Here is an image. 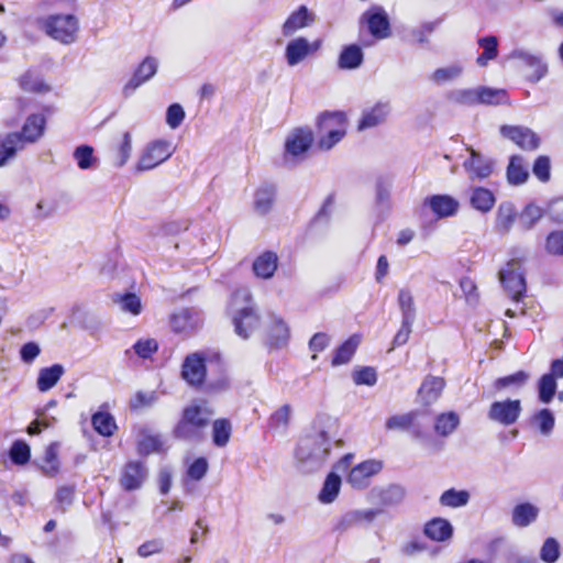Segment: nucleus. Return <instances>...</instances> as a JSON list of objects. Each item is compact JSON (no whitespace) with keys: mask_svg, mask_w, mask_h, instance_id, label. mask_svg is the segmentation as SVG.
I'll list each match as a JSON object with an SVG mask.
<instances>
[{"mask_svg":"<svg viewBox=\"0 0 563 563\" xmlns=\"http://www.w3.org/2000/svg\"><path fill=\"white\" fill-rule=\"evenodd\" d=\"M471 203L475 209L482 212H487L493 208L495 197L488 189L476 188L472 192Z\"/></svg>","mask_w":563,"mask_h":563,"instance_id":"52","label":"nucleus"},{"mask_svg":"<svg viewBox=\"0 0 563 563\" xmlns=\"http://www.w3.org/2000/svg\"><path fill=\"white\" fill-rule=\"evenodd\" d=\"M556 390V380L553 375H543L539 383V398L543 404H549Z\"/></svg>","mask_w":563,"mask_h":563,"instance_id":"59","label":"nucleus"},{"mask_svg":"<svg viewBox=\"0 0 563 563\" xmlns=\"http://www.w3.org/2000/svg\"><path fill=\"white\" fill-rule=\"evenodd\" d=\"M424 533L431 540L441 542L452 537L453 528L446 519L434 518L426 525Z\"/></svg>","mask_w":563,"mask_h":563,"instance_id":"35","label":"nucleus"},{"mask_svg":"<svg viewBox=\"0 0 563 563\" xmlns=\"http://www.w3.org/2000/svg\"><path fill=\"white\" fill-rule=\"evenodd\" d=\"M528 169L523 166L519 156H514L507 168L508 181L512 185H521L528 178Z\"/></svg>","mask_w":563,"mask_h":563,"instance_id":"51","label":"nucleus"},{"mask_svg":"<svg viewBox=\"0 0 563 563\" xmlns=\"http://www.w3.org/2000/svg\"><path fill=\"white\" fill-rule=\"evenodd\" d=\"M268 333V341L274 346H283L288 342L289 328L286 322L277 317L271 316L266 325Z\"/></svg>","mask_w":563,"mask_h":563,"instance_id":"27","label":"nucleus"},{"mask_svg":"<svg viewBox=\"0 0 563 563\" xmlns=\"http://www.w3.org/2000/svg\"><path fill=\"white\" fill-rule=\"evenodd\" d=\"M500 133L523 150H536L540 144L539 136L529 128L504 125Z\"/></svg>","mask_w":563,"mask_h":563,"instance_id":"14","label":"nucleus"},{"mask_svg":"<svg viewBox=\"0 0 563 563\" xmlns=\"http://www.w3.org/2000/svg\"><path fill=\"white\" fill-rule=\"evenodd\" d=\"M73 158L81 170L92 169L98 164L93 147L86 144L79 145L74 150Z\"/></svg>","mask_w":563,"mask_h":563,"instance_id":"39","label":"nucleus"},{"mask_svg":"<svg viewBox=\"0 0 563 563\" xmlns=\"http://www.w3.org/2000/svg\"><path fill=\"white\" fill-rule=\"evenodd\" d=\"M209 468L207 459L197 457L187 467V476L192 481H200L205 477Z\"/></svg>","mask_w":563,"mask_h":563,"instance_id":"62","label":"nucleus"},{"mask_svg":"<svg viewBox=\"0 0 563 563\" xmlns=\"http://www.w3.org/2000/svg\"><path fill=\"white\" fill-rule=\"evenodd\" d=\"M40 27L53 40L69 45L77 40L79 22L73 14H53L41 19Z\"/></svg>","mask_w":563,"mask_h":563,"instance_id":"4","label":"nucleus"},{"mask_svg":"<svg viewBox=\"0 0 563 563\" xmlns=\"http://www.w3.org/2000/svg\"><path fill=\"white\" fill-rule=\"evenodd\" d=\"M543 211L536 205H528L519 216V224L523 230L531 229L542 218Z\"/></svg>","mask_w":563,"mask_h":563,"instance_id":"57","label":"nucleus"},{"mask_svg":"<svg viewBox=\"0 0 563 563\" xmlns=\"http://www.w3.org/2000/svg\"><path fill=\"white\" fill-rule=\"evenodd\" d=\"M23 147L18 133L0 136V167L7 165L15 156L16 152L23 150Z\"/></svg>","mask_w":563,"mask_h":563,"instance_id":"33","label":"nucleus"},{"mask_svg":"<svg viewBox=\"0 0 563 563\" xmlns=\"http://www.w3.org/2000/svg\"><path fill=\"white\" fill-rule=\"evenodd\" d=\"M530 375L527 372L519 371L515 374L500 377L495 380L494 387L496 390H517L526 385V383L529 380Z\"/></svg>","mask_w":563,"mask_h":563,"instance_id":"40","label":"nucleus"},{"mask_svg":"<svg viewBox=\"0 0 563 563\" xmlns=\"http://www.w3.org/2000/svg\"><path fill=\"white\" fill-rule=\"evenodd\" d=\"M478 104H499L506 100V91L488 87H477Z\"/></svg>","mask_w":563,"mask_h":563,"instance_id":"53","label":"nucleus"},{"mask_svg":"<svg viewBox=\"0 0 563 563\" xmlns=\"http://www.w3.org/2000/svg\"><path fill=\"white\" fill-rule=\"evenodd\" d=\"M170 323L176 332H185L196 325V322L192 320L191 312L187 309H183L174 313Z\"/></svg>","mask_w":563,"mask_h":563,"instance_id":"58","label":"nucleus"},{"mask_svg":"<svg viewBox=\"0 0 563 563\" xmlns=\"http://www.w3.org/2000/svg\"><path fill=\"white\" fill-rule=\"evenodd\" d=\"M444 380L435 376H427L418 391V399L424 406L434 404L444 388Z\"/></svg>","mask_w":563,"mask_h":563,"instance_id":"22","label":"nucleus"},{"mask_svg":"<svg viewBox=\"0 0 563 563\" xmlns=\"http://www.w3.org/2000/svg\"><path fill=\"white\" fill-rule=\"evenodd\" d=\"M360 343L361 336L352 335L336 350L332 364L336 366L347 363L352 358Z\"/></svg>","mask_w":563,"mask_h":563,"instance_id":"47","label":"nucleus"},{"mask_svg":"<svg viewBox=\"0 0 563 563\" xmlns=\"http://www.w3.org/2000/svg\"><path fill=\"white\" fill-rule=\"evenodd\" d=\"M383 468V464L378 460H367L354 466L347 477L346 482L353 488L362 489L368 486L373 476L378 474Z\"/></svg>","mask_w":563,"mask_h":563,"instance_id":"12","label":"nucleus"},{"mask_svg":"<svg viewBox=\"0 0 563 563\" xmlns=\"http://www.w3.org/2000/svg\"><path fill=\"white\" fill-rule=\"evenodd\" d=\"M316 126L317 130L346 134L349 126L347 115L343 111H324L317 117Z\"/></svg>","mask_w":563,"mask_h":563,"instance_id":"20","label":"nucleus"},{"mask_svg":"<svg viewBox=\"0 0 563 563\" xmlns=\"http://www.w3.org/2000/svg\"><path fill=\"white\" fill-rule=\"evenodd\" d=\"M398 305L402 313V320L413 321L416 317L415 301L408 289H401L399 291Z\"/></svg>","mask_w":563,"mask_h":563,"instance_id":"56","label":"nucleus"},{"mask_svg":"<svg viewBox=\"0 0 563 563\" xmlns=\"http://www.w3.org/2000/svg\"><path fill=\"white\" fill-rule=\"evenodd\" d=\"M146 476L145 465L137 461H131L122 468L120 484L125 490H135L142 486Z\"/></svg>","mask_w":563,"mask_h":563,"instance_id":"18","label":"nucleus"},{"mask_svg":"<svg viewBox=\"0 0 563 563\" xmlns=\"http://www.w3.org/2000/svg\"><path fill=\"white\" fill-rule=\"evenodd\" d=\"M500 282L514 301L518 302L526 292V280L518 260L509 261L499 272Z\"/></svg>","mask_w":563,"mask_h":563,"instance_id":"7","label":"nucleus"},{"mask_svg":"<svg viewBox=\"0 0 563 563\" xmlns=\"http://www.w3.org/2000/svg\"><path fill=\"white\" fill-rule=\"evenodd\" d=\"M427 205L439 218L454 216L459 210V201L448 195H435L427 200Z\"/></svg>","mask_w":563,"mask_h":563,"instance_id":"25","label":"nucleus"},{"mask_svg":"<svg viewBox=\"0 0 563 563\" xmlns=\"http://www.w3.org/2000/svg\"><path fill=\"white\" fill-rule=\"evenodd\" d=\"M448 99L452 103L460 104V106L478 104L477 88L454 89L449 92Z\"/></svg>","mask_w":563,"mask_h":563,"instance_id":"50","label":"nucleus"},{"mask_svg":"<svg viewBox=\"0 0 563 563\" xmlns=\"http://www.w3.org/2000/svg\"><path fill=\"white\" fill-rule=\"evenodd\" d=\"M46 118L42 113H34L26 118L22 130L18 133L20 137V143L23 146L27 143L37 142L45 132Z\"/></svg>","mask_w":563,"mask_h":563,"instance_id":"19","label":"nucleus"},{"mask_svg":"<svg viewBox=\"0 0 563 563\" xmlns=\"http://www.w3.org/2000/svg\"><path fill=\"white\" fill-rule=\"evenodd\" d=\"M212 416L213 411L205 402L194 401L184 409L174 433L185 440L197 439Z\"/></svg>","mask_w":563,"mask_h":563,"instance_id":"3","label":"nucleus"},{"mask_svg":"<svg viewBox=\"0 0 563 563\" xmlns=\"http://www.w3.org/2000/svg\"><path fill=\"white\" fill-rule=\"evenodd\" d=\"M113 301L119 306L122 312L132 316H139L143 309L141 298L132 292L117 294Z\"/></svg>","mask_w":563,"mask_h":563,"instance_id":"43","label":"nucleus"},{"mask_svg":"<svg viewBox=\"0 0 563 563\" xmlns=\"http://www.w3.org/2000/svg\"><path fill=\"white\" fill-rule=\"evenodd\" d=\"M341 483V477L335 472L329 473L318 494V500L324 505L332 504L339 496Z\"/></svg>","mask_w":563,"mask_h":563,"instance_id":"34","label":"nucleus"},{"mask_svg":"<svg viewBox=\"0 0 563 563\" xmlns=\"http://www.w3.org/2000/svg\"><path fill=\"white\" fill-rule=\"evenodd\" d=\"M560 555L559 542L553 538H548L540 551V558L545 563H554Z\"/></svg>","mask_w":563,"mask_h":563,"instance_id":"61","label":"nucleus"},{"mask_svg":"<svg viewBox=\"0 0 563 563\" xmlns=\"http://www.w3.org/2000/svg\"><path fill=\"white\" fill-rule=\"evenodd\" d=\"M158 349V343L155 339L144 338L140 339L134 345V352L142 358L151 357Z\"/></svg>","mask_w":563,"mask_h":563,"instance_id":"63","label":"nucleus"},{"mask_svg":"<svg viewBox=\"0 0 563 563\" xmlns=\"http://www.w3.org/2000/svg\"><path fill=\"white\" fill-rule=\"evenodd\" d=\"M364 54L362 48L356 44H351L341 51L338 59V66L341 69H356L363 63Z\"/></svg>","mask_w":563,"mask_h":563,"instance_id":"32","label":"nucleus"},{"mask_svg":"<svg viewBox=\"0 0 563 563\" xmlns=\"http://www.w3.org/2000/svg\"><path fill=\"white\" fill-rule=\"evenodd\" d=\"M19 85L24 91L44 92L48 86L43 81L41 75L34 70H27L19 78Z\"/></svg>","mask_w":563,"mask_h":563,"instance_id":"44","label":"nucleus"},{"mask_svg":"<svg viewBox=\"0 0 563 563\" xmlns=\"http://www.w3.org/2000/svg\"><path fill=\"white\" fill-rule=\"evenodd\" d=\"M335 421L330 417H319L312 429L300 438L296 452V463L303 473L319 470L328 460L334 437Z\"/></svg>","mask_w":563,"mask_h":563,"instance_id":"1","label":"nucleus"},{"mask_svg":"<svg viewBox=\"0 0 563 563\" xmlns=\"http://www.w3.org/2000/svg\"><path fill=\"white\" fill-rule=\"evenodd\" d=\"M93 429L103 437H111L117 430L114 418L108 412H96L91 419Z\"/></svg>","mask_w":563,"mask_h":563,"instance_id":"46","label":"nucleus"},{"mask_svg":"<svg viewBox=\"0 0 563 563\" xmlns=\"http://www.w3.org/2000/svg\"><path fill=\"white\" fill-rule=\"evenodd\" d=\"M159 66L158 58L154 56H146L136 67L132 78L125 85L124 91H134L141 85L151 80L157 73Z\"/></svg>","mask_w":563,"mask_h":563,"instance_id":"17","label":"nucleus"},{"mask_svg":"<svg viewBox=\"0 0 563 563\" xmlns=\"http://www.w3.org/2000/svg\"><path fill=\"white\" fill-rule=\"evenodd\" d=\"M175 152V145L166 139H156L145 144L135 164L136 172H147L166 162Z\"/></svg>","mask_w":563,"mask_h":563,"instance_id":"5","label":"nucleus"},{"mask_svg":"<svg viewBox=\"0 0 563 563\" xmlns=\"http://www.w3.org/2000/svg\"><path fill=\"white\" fill-rule=\"evenodd\" d=\"M185 120L184 108L179 103H173L167 108L166 111V124L172 129L176 130L179 128Z\"/></svg>","mask_w":563,"mask_h":563,"instance_id":"64","label":"nucleus"},{"mask_svg":"<svg viewBox=\"0 0 563 563\" xmlns=\"http://www.w3.org/2000/svg\"><path fill=\"white\" fill-rule=\"evenodd\" d=\"M276 189L273 185H263L256 191L254 196V210L261 214H267L274 205Z\"/></svg>","mask_w":563,"mask_h":563,"instance_id":"31","label":"nucleus"},{"mask_svg":"<svg viewBox=\"0 0 563 563\" xmlns=\"http://www.w3.org/2000/svg\"><path fill=\"white\" fill-rule=\"evenodd\" d=\"M316 22V14L306 5H300L292 11L282 25V34L291 37L298 31L309 27Z\"/></svg>","mask_w":563,"mask_h":563,"instance_id":"13","label":"nucleus"},{"mask_svg":"<svg viewBox=\"0 0 563 563\" xmlns=\"http://www.w3.org/2000/svg\"><path fill=\"white\" fill-rule=\"evenodd\" d=\"M313 142V132L310 128H295L285 139V159H301Z\"/></svg>","mask_w":563,"mask_h":563,"instance_id":"6","label":"nucleus"},{"mask_svg":"<svg viewBox=\"0 0 563 563\" xmlns=\"http://www.w3.org/2000/svg\"><path fill=\"white\" fill-rule=\"evenodd\" d=\"M9 455L14 464L24 465L30 461L31 448L25 441L18 440L12 443Z\"/></svg>","mask_w":563,"mask_h":563,"instance_id":"55","label":"nucleus"},{"mask_svg":"<svg viewBox=\"0 0 563 563\" xmlns=\"http://www.w3.org/2000/svg\"><path fill=\"white\" fill-rule=\"evenodd\" d=\"M464 66L461 63H454L444 67L437 68L431 75L430 80L438 86L455 81L462 76Z\"/></svg>","mask_w":563,"mask_h":563,"instance_id":"37","label":"nucleus"},{"mask_svg":"<svg viewBox=\"0 0 563 563\" xmlns=\"http://www.w3.org/2000/svg\"><path fill=\"white\" fill-rule=\"evenodd\" d=\"M183 378L191 386H200L206 378L205 360L199 353L188 355L181 369Z\"/></svg>","mask_w":563,"mask_h":563,"instance_id":"15","label":"nucleus"},{"mask_svg":"<svg viewBox=\"0 0 563 563\" xmlns=\"http://www.w3.org/2000/svg\"><path fill=\"white\" fill-rule=\"evenodd\" d=\"M461 423L460 415L454 411L442 412L435 417L434 431L441 437H449L455 432Z\"/></svg>","mask_w":563,"mask_h":563,"instance_id":"36","label":"nucleus"},{"mask_svg":"<svg viewBox=\"0 0 563 563\" xmlns=\"http://www.w3.org/2000/svg\"><path fill=\"white\" fill-rule=\"evenodd\" d=\"M278 257L273 252H265L257 256L253 263L255 275L263 279L273 277L277 269Z\"/></svg>","mask_w":563,"mask_h":563,"instance_id":"30","label":"nucleus"},{"mask_svg":"<svg viewBox=\"0 0 563 563\" xmlns=\"http://www.w3.org/2000/svg\"><path fill=\"white\" fill-rule=\"evenodd\" d=\"M229 311L235 327V332L242 338H247L257 328L258 317L254 310L251 294L247 289L236 290L229 305Z\"/></svg>","mask_w":563,"mask_h":563,"instance_id":"2","label":"nucleus"},{"mask_svg":"<svg viewBox=\"0 0 563 563\" xmlns=\"http://www.w3.org/2000/svg\"><path fill=\"white\" fill-rule=\"evenodd\" d=\"M317 146L320 151H330L336 144H339L346 134H341V132H330L327 130H317Z\"/></svg>","mask_w":563,"mask_h":563,"instance_id":"54","label":"nucleus"},{"mask_svg":"<svg viewBox=\"0 0 563 563\" xmlns=\"http://www.w3.org/2000/svg\"><path fill=\"white\" fill-rule=\"evenodd\" d=\"M470 158L465 159L463 166L471 179H484L493 173V162L483 156L474 148H467Z\"/></svg>","mask_w":563,"mask_h":563,"instance_id":"16","label":"nucleus"},{"mask_svg":"<svg viewBox=\"0 0 563 563\" xmlns=\"http://www.w3.org/2000/svg\"><path fill=\"white\" fill-rule=\"evenodd\" d=\"M391 112V104L388 100H378L362 110L357 122V130L365 131L374 129L387 122Z\"/></svg>","mask_w":563,"mask_h":563,"instance_id":"10","label":"nucleus"},{"mask_svg":"<svg viewBox=\"0 0 563 563\" xmlns=\"http://www.w3.org/2000/svg\"><path fill=\"white\" fill-rule=\"evenodd\" d=\"M478 45L483 48V53L477 57L476 63L485 66L489 60L495 59L498 55V40L496 36H486L478 40Z\"/></svg>","mask_w":563,"mask_h":563,"instance_id":"49","label":"nucleus"},{"mask_svg":"<svg viewBox=\"0 0 563 563\" xmlns=\"http://www.w3.org/2000/svg\"><path fill=\"white\" fill-rule=\"evenodd\" d=\"M539 515V509L532 504H520L514 508L512 522L518 527H527L532 523Z\"/></svg>","mask_w":563,"mask_h":563,"instance_id":"42","label":"nucleus"},{"mask_svg":"<svg viewBox=\"0 0 563 563\" xmlns=\"http://www.w3.org/2000/svg\"><path fill=\"white\" fill-rule=\"evenodd\" d=\"M416 412H408L404 415H396L387 419L386 429L387 430H405L409 428L413 420L416 419Z\"/></svg>","mask_w":563,"mask_h":563,"instance_id":"60","label":"nucleus"},{"mask_svg":"<svg viewBox=\"0 0 563 563\" xmlns=\"http://www.w3.org/2000/svg\"><path fill=\"white\" fill-rule=\"evenodd\" d=\"M59 445L51 443L44 451L43 456L37 461L41 472L47 477H55L60 471V462L58 459Z\"/></svg>","mask_w":563,"mask_h":563,"instance_id":"24","label":"nucleus"},{"mask_svg":"<svg viewBox=\"0 0 563 563\" xmlns=\"http://www.w3.org/2000/svg\"><path fill=\"white\" fill-rule=\"evenodd\" d=\"M164 442L159 435H154L147 432L140 434L137 440V453L141 455H150L158 453L163 450Z\"/></svg>","mask_w":563,"mask_h":563,"instance_id":"45","label":"nucleus"},{"mask_svg":"<svg viewBox=\"0 0 563 563\" xmlns=\"http://www.w3.org/2000/svg\"><path fill=\"white\" fill-rule=\"evenodd\" d=\"M529 426L534 432L550 437L555 426L554 415L547 408L540 409L530 417Z\"/></svg>","mask_w":563,"mask_h":563,"instance_id":"26","label":"nucleus"},{"mask_svg":"<svg viewBox=\"0 0 563 563\" xmlns=\"http://www.w3.org/2000/svg\"><path fill=\"white\" fill-rule=\"evenodd\" d=\"M232 424L228 419H217L212 424V440L217 446H225L231 438Z\"/></svg>","mask_w":563,"mask_h":563,"instance_id":"48","label":"nucleus"},{"mask_svg":"<svg viewBox=\"0 0 563 563\" xmlns=\"http://www.w3.org/2000/svg\"><path fill=\"white\" fill-rule=\"evenodd\" d=\"M521 411L522 406L519 399H504L490 405L487 417L501 426H511L519 419Z\"/></svg>","mask_w":563,"mask_h":563,"instance_id":"9","label":"nucleus"},{"mask_svg":"<svg viewBox=\"0 0 563 563\" xmlns=\"http://www.w3.org/2000/svg\"><path fill=\"white\" fill-rule=\"evenodd\" d=\"M470 498L471 495L467 490L450 488L441 494L439 503L443 507L459 508L466 506L470 501Z\"/></svg>","mask_w":563,"mask_h":563,"instance_id":"41","label":"nucleus"},{"mask_svg":"<svg viewBox=\"0 0 563 563\" xmlns=\"http://www.w3.org/2000/svg\"><path fill=\"white\" fill-rule=\"evenodd\" d=\"M321 40L310 42L307 37L297 36L291 38L285 47V60L289 67L297 66L320 49Z\"/></svg>","mask_w":563,"mask_h":563,"instance_id":"8","label":"nucleus"},{"mask_svg":"<svg viewBox=\"0 0 563 563\" xmlns=\"http://www.w3.org/2000/svg\"><path fill=\"white\" fill-rule=\"evenodd\" d=\"M374 509H354L345 512L336 522L335 530L344 532L351 528L372 522L377 516Z\"/></svg>","mask_w":563,"mask_h":563,"instance_id":"21","label":"nucleus"},{"mask_svg":"<svg viewBox=\"0 0 563 563\" xmlns=\"http://www.w3.org/2000/svg\"><path fill=\"white\" fill-rule=\"evenodd\" d=\"M517 218V211L511 202H503L499 205L496 216V230L499 233H508Z\"/></svg>","mask_w":563,"mask_h":563,"instance_id":"38","label":"nucleus"},{"mask_svg":"<svg viewBox=\"0 0 563 563\" xmlns=\"http://www.w3.org/2000/svg\"><path fill=\"white\" fill-rule=\"evenodd\" d=\"M510 58L518 60L520 66L528 68V77L532 81H539L548 73V65L539 54L526 49H515Z\"/></svg>","mask_w":563,"mask_h":563,"instance_id":"11","label":"nucleus"},{"mask_svg":"<svg viewBox=\"0 0 563 563\" xmlns=\"http://www.w3.org/2000/svg\"><path fill=\"white\" fill-rule=\"evenodd\" d=\"M64 373L65 369L60 364H54L52 366L41 368L36 379L37 389L41 393L51 390L56 386Z\"/></svg>","mask_w":563,"mask_h":563,"instance_id":"28","label":"nucleus"},{"mask_svg":"<svg viewBox=\"0 0 563 563\" xmlns=\"http://www.w3.org/2000/svg\"><path fill=\"white\" fill-rule=\"evenodd\" d=\"M365 16L372 35L378 38H385L389 35L388 18L382 9L369 11Z\"/></svg>","mask_w":563,"mask_h":563,"instance_id":"29","label":"nucleus"},{"mask_svg":"<svg viewBox=\"0 0 563 563\" xmlns=\"http://www.w3.org/2000/svg\"><path fill=\"white\" fill-rule=\"evenodd\" d=\"M133 152V136L131 132H124L112 148L111 161L113 166L121 168L130 159Z\"/></svg>","mask_w":563,"mask_h":563,"instance_id":"23","label":"nucleus"}]
</instances>
